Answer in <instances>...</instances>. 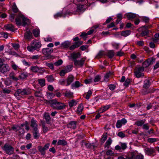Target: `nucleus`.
Returning a JSON list of instances; mask_svg holds the SVG:
<instances>
[{
  "label": "nucleus",
  "instance_id": "obj_44",
  "mask_svg": "<svg viewBox=\"0 0 159 159\" xmlns=\"http://www.w3.org/2000/svg\"><path fill=\"white\" fill-rule=\"evenodd\" d=\"M30 69L31 70H32L33 72H37L39 71V68L38 66H32L31 67Z\"/></svg>",
  "mask_w": 159,
  "mask_h": 159
},
{
  "label": "nucleus",
  "instance_id": "obj_12",
  "mask_svg": "<svg viewBox=\"0 0 159 159\" xmlns=\"http://www.w3.org/2000/svg\"><path fill=\"white\" fill-rule=\"evenodd\" d=\"M71 70V67L69 66H67L64 69L61 70L60 71L59 75L61 76H64L66 73L70 72Z\"/></svg>",
  "mask_w": 159,
  "mask_h": 159
},
{
  "label": "nucleus",
  "instance_id": "obj_62",
  "mask_svg": "<svg viewBox=\"0 0 159 159\" xmlns=\"http://www.w3.org/2000/svg\"><path fill=\"white\" fill-rule=\"evenodd\" d=\"M62 61L61 60H59L54 63V64L57 66H58L61 65L62 63Z\"/></svg>",
  "mask_w": 159,
  "mask_h": 159
},
{
  "label": "nucleus",
  "instance_id": "obj_29",
  "mask_svg": "<svg viewBox=\"0 0 159 159\" xmlns=\"http://www.w3.org/2000/svg\"><path fill=\"white\" fill-rule=\"evenodd\" d=\"M125 15L129 20L133 19L136 16L135 14L130 13H127Z\"/></svg>",
  "mask_w": 159,
  "mask_h": 159
},
{
  "label": "nucleus",
  "instance_id": "obj_25",
  "mask_svg": "<svg viewBox=\"0 0 159 159\" xmlns=\"http://www.w3.org/2000/svg\"><path fill=\"white\" fill-rule=\"evenodd\" d=\"M84 107L82 104H79L77 107V114L81 115L82 114V111L83 110Z\"/></svg>",
  "mask_w": 159,
  "mask_h": 159
},
{
  "label": "nucleus",
  "instance_id": "obj_34",
  "mask_svg": "<svg viewBox=\"0 0 159 159\" xmlns=\"http://www.w3.org/2000/svg\"><path fill=\"white\" fill-rule=\"evenodd\" d=\"M38 81L39 84L42 87H43L45 85V80L43 79H39L38 80Z\"/></svg>",
  "mask_w": 159,
  "mask_h": 159
},
{
  "label": "nucleus",
  "instance_id": "obj_27",
  "mask_svg": "<svg viewBox=\"0 0 159 159\" xmlns=\"http://www.w3.org/2000/svg\"><path fill=\"white\" fill-rule=\"evenodd\" d=\"M8 65L5 64H4L0 67V71L2 73H4L8 70Z\"/></svg>",
  "mask_w": 159,
  "mask_h": 159
},
{
  "label": "nucleus",
  "instance_id": "obj_9",
  "mask_svg": "<svg viewBox=\"0 0 159 159\" xmlns=\"http://www.w3.org/2000/svg\"><path fill=\"white\" fill-rule=\"evenodd\" d=\"M126 122L127 120L125 118L118 120L116 124V126L118 128H120L123 125H125Z\"/></svg>",
  "mask_w": 159,
  "mask_h": 159
},
{
  "label": "nucleus",
  "instance_id": "obj_20",
  "mask_svg": "<svg viewBox=\"0 0 159 159\" xmlns=\"http://www.w3.org/2000/svg\"><path fill=\"white\" fill-rule=\"evenodd\" d=\"M135 154L136 153L135 152H131L130 153V157L128 156L125 158L122 156H120L118 157V159H134Z\"/></svg>",
  "mask_w": 159,
  "mask_h": 159
},
{
  "label": "nucleus",
  "instance_id": "obj_16",
  "mask_svg": "<svg viewBox=\"0 0 159 159\" xmlns=\"http://www.w3.org/2000/svg\"><path fill=\"white\" fill-rule=\"evenodd\" d=\"M82 84L79 81H75V83L71 84V87L72 89H75L76 88H78L80 86H82Z\"/></svg>",
  "mask_w": 159,
  "mask_h": 159
},
{
  "label": "nucleus",
  "instance_id": "obj_17",
  "mask_svg": "<svg viewBox=\"0 0 159 159\" xmlns=\"http://www.w3.org/2000/svg\"><path fill=\"white\" fill-rule=\"evenodd\" d=\"M31 74L27 72H24L21 73L20 75L19 76V77L22 79H25L30 76Z\"/></svg>",
  "mask_w": 159,
  "mask_h": 159
},
{
  "label": "nucleus",
  "instance_id": "obj_63",
  "mask_svg": "<svg viewBox=\"0 0 159 159\" xmlns=\"http://www.w3.org/2000/svg\"><path fill=\"white\" fill-rule=\"evenodd\" d=\"M82 43L83 42L81 41H79L74 43V44L76 46L77 48L79 47Z\"/></svg>",
  "mask_w": 159,
  "mask_h": 159
},
{
  "label": "nucleus",
  "instance_id": "obj_10",
  "mask_svg": "<svg viewBox=\"0 0 159 159\" xmlns=\"http://www.w3.org/2000/svg\"><path fill=\"white\" fill-rule=\"evenodd\" d=\"M30 126L32 128L33 130L38 129V122L34 118H32L31 120Z\"/></svg>",
  "mask_w": 159,
  "mask_h": 159
},
{
  "label": "nucleus",
  "instance_id": "obj_19",
  "mask_svg": "<svg viewBox=\"0 0 159 159\" xmlns=\"http://www.w3.org/2000/svg\"><path fill=\"white\" fill-rule=\"evenodd\" d=\"M43 118L45 119L47 124H49L51 121V118L48 112H45L44 114Z\"/></svg>",
  "mask_w": 159,
  "mask_h": 159
},
{
  "label": "nucleus",
  "instance_id": "obj_49",
  "mask_svg": "<svg viewBox=\"0 0 159 159\" xmlns=\"http://www.w3.org/2000/svg\"><path fill=\"white\" fill-rule=\"evenodd\" d=\"M131 82V80L129 79H127L126 80L124 83V85L126 87H128Z\"/></svg>",
  "mask_w": 159,
  "mask_h": 159
},
{
  "label": "nucleus",
  "instance_id": "obj_4",
  "mask_svg": "<svg viewBox=\"0 0 159 159\" xmlns=\"http://www.w3.org/2000/svg\"><path fill=\"white\" fill-rule=\"evenodd\" d=\"M144 70V67L140 66L136 68L134 70V75L137 78L143 77L144 76V74L143 72Z\"/></svg>",
  "mask_w": 159,
  "mask_h": 159
},
{
  "label": "nucleus",
  "instance_id": "obj_21",
  "mask_svg": "<svg viewBox=\"0 0 159 159\" xmlns=\"http://www.w3.org/2000/svg\"><path fill=\"white\" fill-rule=\"evenodd\" d=\"M3 149L6 153L10 154V145L9 144H5L3 147Z\"/></svg>",
  "mask_w": 159,
  "mask_h": 159
},
{
  "label": "nucleus",
  "instance_id": "obj_1",
  "mask_svg": "<svg viewBox=\"0 0 159 159\" xmlns=\"http://www.w3.org/2000/svg\"><path fill=\"white\" fill-rule=\"evenodd\" d=\"M31 93V89L29 88L20 89L17 90L14 95L18 98H24L27 96L30 95Z\"/></svg>",
  "mask_w": 159,
  "mask_h": 159
},
{
  "label": "nucleus",
  "instance_id": "obj_22",
  "mask_svg": "<svg viewBox=\"0 0 159 159\" xmlns=\"http://www.w3.org/2000/svg\"><path fill=\"white\" fill-rule=\"evenodd\" d=\"M47 81L49 82H53L55 80V78L54 75H48L46 77Z\"/></svg>",
  "mask_w": 159,
  "mask_h": 159
},
{
  "label": "nucleus",
  "instance_id": "obj_53",
  "mask_svg": "<svg viewBox=\"0 0 159 159\" xmlns=\"http://www.w3.org/2000/svg\"><path fill=\"white\" fill-rule=\"evenodd\" d=\"M11 78L15 81H17L18 80L17 77L15 76V74L12 72H11Z\"/></svg>",
  "mask_w": 159,
  "mask_h": 159
},
{
  "label": "nucleus",
  "instance_id": "obj_26",
  "mask_svg": "<svg viewBox=\"0 0 159 159\" xmlns=\"http://www.w3.org/2000/svg\"><path fill=\"white\" fill-rule=\"evenodd\" d=\"M71 44L70 41H67L63 42L61 44V47L64 48H68Z\"/></svg>",
  "mask_w": 159,
  "mask_h": 159
},
{
  "label": "nucleus",
  "instance_id": "obj_52",
  "mask_svg": "<svg viewBox=\"0 0 159 159\" xmlns=\"http://www.w3.org/2000/svg\"><path fill=\"white\" fill-rule=\"evenodd\" d=\"M42 127L43 129V131L44 133L47 132L48 131V128L45 126V124L43 123L42 124Z\"/></svg>",
  "mask_w": 159,
  "mask_h": 159
},
{
  "label": "nucleus",
  "instance_id": "obj_39",
  "mask_svg": "<svg viewBox=\"0 0 159 159\" xmlns=\"http://www.w3.org/2000/svg\"><path fill=\"white\" fill-rule=\"evenodd\" d=\"M145 122V120H141L136 122L135 124L137 125L138 126H141L142 125H143Z\"/></svg>",
  "mask_w": 159,
  "mask_h": 159
},
{
  "label": "nucleus",
  "instance_id": "obj_57",
  "mask_svg": "<svg viewBox=\"0 0 159 159\" xmlns=\"http://www.w3.org/2000/svg\"><path fill=\"white\" fill-rule=\"evenodd\" d=\"M12 46L14 49L17 50L19 48V45L18 43H12Z\"/></svg>",
  "mask_w": 159,
  "mask_h": 159
},
{
  "label": "nucleus",
  "instance_id": "obj_6",
  "mask_svg": "<svg viewBox=\"0 0 159 159\" xmlns=\"http://www.w3.org/2000/svg\"><path fill=\"white\" fill-rule=\"evenodd\" d=\"M86 59V57H84L82 58L80 60H77L76 59L74 60V65L79 67H82L83 66L84 62Z\"/></svg>",
  "mask_w": 159,
  "mask_h": 159
},
{
  "label": "nucleus",
  "instance_id": "obj_41",
  "mask_svg": "<svg viewBox=\"0 0 159 159\" xmlns=\"http://www.w3.org/2000/svg\"><path fill=\"white\" fill-rule=\"evenodd\" d=\"M12 11L15 13H17L18 11V9L17 8L15 3H13V6L12 7Z\"/></svg>",
  "mask_w": 159,
  "mask_h": 159
},
{
  "label": "nucleus",
  "instance_id": "obj_60",
  "mask_svg": "<svg viewBox=\"0 0 159 159\" xmlns=\"http://www.w3.org/2000/svg\"><path fill=\"white\" fill-rule=\"evenodd\" d=\"M20 126L18 125H14L12 127V129L15 131H17Z\"/></svg>",
  "mask_w": 159,
  "mask_h": 159
},
{
  "label": "nucleus",
  "instance_id": "obj_13",
  "mask_svg": "<svg viewBox=\"0 0 159 159\" xmlns=\"http://www.w3.org/2000/svg\"><path fill=\"white\" fill-rule=\"evenodd\" d=\"M33 37L32 34L30 30H27L24 34L25 39L30 40Z\"/></svg>",
  "mask_w": 159,
  "mask_h": 159
},
{
  "label": "nucleus",
  "instance_id": "obj_36",
  "mask_svg": "<svg viewBox=\"0 0 159 159\" xmlns=\"http://www.w3.org/2000/svg\"><path fill=\"white\" fill-rule=\"evenodd\" d=\"M80 54L79 52L77 53H73L71 55V58L74 60H76V59L80 57Z\"/></svg>",
  "mask_w": 159,
  "mask_h": 159
},
{
  "label": "nucleus",
  "instance_id": "obj_8",
  "mask_svg": "<svg viewBox=\"0 0 159 159\" xmlns=\"http://www.w3.org/2000/svg\"><path fill=\"white\" fill-rule=\"evenodd\" d=\"M155 61V59L152 58H149L147 60L145 61L143 63L142 67L146 68L148 66H149L153 64V62Z\"/></svg>",
  "mask_w": 159,
  "mask_h": 159
},
{
  "label": "nucleus",
  "instance_id": "obj_23",
  "mask_svg": "<svg viewBox=\"0 0 159 159\" xmlns=\"http://www.w3.org/2000/svg\"><path fill=\"white\" fill-rule=\"evenodd\" d=\"M112 141L111 138H109L106 142L104 147L105 148H109L110 147V145L112 143Z\"/></svg>",
  "mask_w": 159,
  "mask_h": 159
},
{
  "label": "nucleus",
  "instance_id": "obj_5",
  "mask_svg": "<svg viewBox=\"0 0 159 159\" xmlns=\"http://www.w3.org/2000/svg\"><path fill=\"white\" fill-rule=\"evenodd\" d=\"M53 52L52 48H43L42 50V53L47 57H49L50 54Z\"/></svg>",
  "mask_w": 159,
  "mask_h": 159
},
{
  "label": "nucleus",
  "instance_id": "obj_30",
  "mask_svg": "<svg viewBox=\"0 0 159 159\" xmlns=\"http://www.w3.org/2000/svg\"><path fill=\"white\" fill-rule=\"evenodd\" d=\"M57 144L58 145H61L62 146H65L67 144V143L66 141L64 139L59 140L57 142Z\"/></svg>",
  "mask_w": 159,
  "mask_h": 159
},
{
  "label": "nucleus",
  "instance_id": "obj_38",
  "mask_svg": "<svg viewBox=\"0 0 159 159\" xmlns=\"http://www.w3.org/2000/svg\"><path fill=\"white\" fill-rule=\"evenodd\" d=\"M115 55V52L113 50L109 51L107 53V56L110 58L113 57Z\"/></svg>",
  "mask_w": 159,
  "mask_h": 159
},
{
  "label": "nucleus",
  "instance_id": "obj_35",
  "mask_svg": "<svg viewBox=\"0 0 159 159\" xmlns=\"http://www.w3.org/2000/svg\"><path fill=\"white\" fill-rule=\"evenodd\" d=\"M130 34V31L129 30L122 31L121 32V35L124 37H126L129 35Z\"/></svg>",
  "mask_w": 159,
  "mask_h": 159
},
{
  "label": "nucleus",
  "instance_id": "obj_64",
  "mask_svg": "<svg viewBox=\"0 0 159 159\" xmlns=\"http://www.w3.org/2000/svg\"><path fill=\"white\" fill-rule=\"evenodd\" d=\"M107 134L106 133L105 134H103L102 135V138L101 139V141L102 142H104L107 139Z\"/></svg>",
  "mask_w": 159,
  "mask_h": 159
},
{
  "label": "nucleus",
  "instance_id": "obj_48",
  "mask_svg": "<svg viewBox=\"0 0 159 159\" xmlns=\"http://www.w3.org/2000/svg\"><path fill=\"white\" fill-rule=\"evenodd\" d=\"M39 30L37 29H35L33 30V33L35 37H37L39 36Z\"/></svg>",
  "mask_w": 159,
  "mask_h": 159
},
{
  "label": "nucleus",
  "instance_id": "obj_56",
  "mask_svg": "<svg viewBox=\"0 0 159 159\" xmlns=\"http://www.w3.org/2000/svg\"><path fill=\"white\" fill-rule=\"evenodd\" d=\"M157 141V139L156 138H150L148 139V141L150 143H153Z\"/></svg>",
  "mask_w": 159,
  "mask_h": 159
},
{
  "label": "nucleus",
  "instance_id": "obj_28",
  "mask_svg": "<svg viewBox=\"0 0 159 159\" xmlns=\"http://www.w3.org/2000/svg\"><path fill=\"white\" fill-rule=\"evenodd\" d=\"M30 22L29 20L27 18L25 17L24 16L23 20L22 21L23 25L25 26L26 25H28L30 24Z\"/></svg>",
  "mask_w": 159,
  "mask_h": 159
},
{
  "label": "nucleus",
  "instance_id": "obj_47",
  "mask_svg": "<svg viewBox=\"0 0 159 159\" xmlns=\"http://www.w3.org/2000/svg\"><path fill=\"white\" fill-rule=\"evenodd\" d=\"M105 55L104 51L101 50L99 52L97 55V57L98 58L101 57L102 56Z\"/></svg>",
  "mask_w": 159,
  "mask_h": 159
},
{
  "label": "nucleus",
  "instance_id": "obj_33",
  "mask_svg": "<svg viewBox=\"0 0 159 159\" xmlns=\"http://www.w3.org/2000/svg\"><path fill=\"white\" fill-rule=\"evenodd\" d=\"M110 107V105H108L104 106L100 109L99 111L101 113L107 110Z\"/></svg>",
  "mask_w": 159,
  "mask_h": 159
},
{
  "label": "nucleus",
  "instance_id": "obj_15",
  "mask_svg": "<svg viewBox=\"0 0 159 159\" xmlns=\"http://www.w3.org/2000/svg\"><path fill=\"white\" fill-rule=\"evenodd\" d=\"M77 124L76 121H72L68 124L67 126L68 128L74 129L76 128Z\"/></svg>",
  "mask_w": 159,
  "mask_h": 159
},
{
  "label": "nucleus",
  "instance_id": "obj_24",
  "mask_svg": "<svg viewBox=\"0 0 159 159\" xmlns=\"http://www.w3.org/2000/svg\"><path fill=\"white\" fill-rule=\"evenodd\" d=\"M32 132L34 139H37L39 138L40 135L38 129L33 130Z\"/></svg>",
  "mask_w": 159,
  "mask_h": 159
},
{
  "label": "nucleus",
  "instance_id": "obj_14",
  "mask_svg": "<svg viewBox=\"0 0 159 159\" xmlns=\"http://www.w3.org/2000/svg\"><path fill=\"white\" fill-rule=\"evenodd\" d=\"M143 87L146 89L149 88L151 84L150 80L148 79H147L144 81Z\"/></svg>",
  "mask_w": 159,
  "mask_h": 159
},
{
  "label": "nucleus",
  "instance_id": "obj_50",
  "mask_svg": "<svg viewBox=\"0 0 159 159\" xmlns=\"http://www.w3.org/2000/svg\"><path fill=\"white\" fill-rule=\"evenodd\" d=\"M92 91L90 90H89L87 94L85 97V98L87 100L89 99L90 96L92 95Z\"/></svg>",
  "mask_w": 159,
  "mask_h": 159
},
{
  "label": "nucleus",
  "instance_id": "obj_42",
  "mask_svg": "<svg viewBox=\"0 0 159 159\" xmlns=\"http://www.w3.org/2000/svg\"><path fill=\"white\" fill-rule=\"evenodd\" d=\"M154 38L153 39V41L155 42H157L159 41V33L156 34L154 35Z\"/></svg>",
  "mask_w": 159,
  "mask_h": 159
},
{
  "label": "nucleus",
  "instance_id": "obj_51",
  "mask_svg": "<svg viewBox=\"0 0 159 159\" xmlns=\"http://www.w3.org/2000/svg\"><path fill=\"white\" fill-rule=\"evenodd\" d=\"M63 13L62 12H58L54 15V17L56 19H57L59 17L63 16Z\"/></svg>",
  "mask_w": 159,
  "mask_h": 159
},
{
  "label": "nucleus",
  "instance_id": "obj_32",
  "mask_svg": "<svg viewBox=\"0 0 159 159\" xmlns=\"http://www.w3.org/2000/svg\"><path fill=\"white\" fill-rule=\"evenodd\" d=\"M17 131H18L17 133L18 135L20 136L23 135L25 132L24 129L23 128L20 127L18 128Z\"/></svg>",
  "mask_w": 159,
  "mask_h": 159
},
{
  "label": "nucleus",
  "instance_id": "obj_55",
  "mask_svg": "<svg viewBox=\"0 0 159 159\" xmlns=\"http://www.w3.org/2000/svg\"><path fill=\"white\" fill-rule=\"evenodd\" d=\"M46 66L49 67L50 69L52 70H53L54 69V66L53 64L52 63H49L46 62Z\"/></svg>",
  "mask_w": 159,
  "mask_h": 159
},
{
  "label": "nucleus",
  "instance_id": "obj_40",
  "mask_svg": "<svg viewBox=\"0 0 159 159\" xmlns=\"http://www.w3.org/2000/svg\"><path fill=\"white\" fill-rule=\"evenodd\" d=\"M38 148L39 152H40L41 154L44 155L45 154V150L41 146H39L38 147Z\"/></svg>",
  "mask_w": 159,
  "mask_h": 159
},
{
  "label": "nucleus",
  "instance_id": "obj_18",
  "mask_svg": "<svg viewBox=\"0 0 159 159\" xmlns=\"http://www.w3.org/2000/svg\"><path fill=\"white\" fill-rule=\"evenodd\" d=\"M74 80V77L72 75H69L67 78L66 81L67 83L66 86H68L70 85Z\"/></svg>",
  "mask_w": 159,
  "mask_h": 159
},
{
  "label": "nucleus",
  "instance_id": "obj_45",
  "mask_svg": "<svg viewBox=\"0 0 159 159\" xmlns=\"http://www.w3.org/2000/svg\"><path fill=\"white\" fill-rule=\"evenodd\" d=\"M106 154L107 156H113L115 154L110 149H108L106 151Z\"/></svg>",
  "mask_w": 159,
  "mask_h": 159
},
{
  "label": "nucleus",
  "instance_id": "obj_61",
  "mask_svg": "<svg viewBox=\"0 0 159 159\" xmlns=\"http://www.w3.org/2000/svg\"><path fill=\"white\" fill-rule=\"evenodd\" d=\"M135 159H143V156L142 155L139 154L134 157Z\"/></svg>",
  "mask_w": 159,
  "mask_h": 159
},
{
  "label": "nucleus",
  "instance_id": "obj_31",
  "mask_svg": "<svg viewBox=\"0 0 159 159\" xmlns=\"http://www.w3.org/2000/svg\"><path fill=\"white\" fill-rule=\"evenodd\" d=\"M77 104V102L75 100L73 99L69 102V106L71 108L74 106H76Z\"/></svg>",
  "mask_w": 159,
  "mask_h": 159
},
{
  "label": "nucleus",
  "instance_id": "obj_11",
  "mask_svg": "<svg viewBox=\"0 0 159 159\" xmlns=\"http://www.w3.org/2000/svg\"><path fill=\"white\" fill-rule=\"evenodd\" d=\"M24 16L22 14H20L15 19L16 24L18 26L21 25L22 24V20L23 21Z\"/></svg>",
  "mask_w": 159,
  "mask_h": 159
},
{
  "label": "nucleus",
  "instance_id": "obj_37",
  "mask_svg": "<svg viewBox=\"0 0 159 159\" xmlns=\"http://www.w3.org/2000/svg\"><path fill=\"white\" fill-rule=\"evenodd\" d=\"M65 96L66 97L70 98L73 97V93L70 91H67L65 93Z\"/></svg>",
  "mask_w": 159,
  "mask_h": 159
},
{
  "label": "nucleus",
  "instance_id": "obj_2",
  "mask_svg": "<svg viewBox=\"0 0 159 159\" xmlns=\"http://www.w3.org/2000/svg\"><path fill=\"white\" fill-rule=\"evenodd\" d=\"M49 103L52 108L57 110L64 109L66 107L64 103L58 102L56 99H52L49 101Z\"/></svg>",
  "mask_w": 159,
  "mask_h": 159
},
{
  "label": "nucleus",
  "instance_id": "obj_43",
  "mask_svg": "<svg viewBox=\"0 0 159 159\" xmlns=\"http://www.w3.org/2000/svg\"><path fill=\"white\" fill-rule=\"evenodd\" d=\"M120 146L121 150H125L127 148V144L125 143H120Z\"/></svg>",
  "mask_w": 159,
  "mask_h": 159
},
{
  "label": "nucleus",
  "instance_id": "obj_7",
  "mask_svg": "<svg viewBox=\"0 0 159 159\" xmlns=\"http://www.w3.org/2000/svg\"><path fill=\"white\" fill-rule=\"evenodd\" d=\"M144 151L146 154L148 156H154V153L155 152V150L153 148H145Z\"/></svg>",
  "mask_w": 159,
  "mask_h": 159
},
{
  "label": "nucleus",
  "instance_id": "obj_46",
  "mask_svg": "<svg viewBox=\"0 0 159 159\" xmlns=\"http://www.w3.org/2000/svg\"><path fill=\"white\" fill-rule=\"evenodd\" d=\"M34 94L36 97H40L42 95V93L40 90L35 91Z\"/></svg>",
  "mask_w": 159,
  "mask_h": 159
},
{
  "label": "nucleus",
  "instance_id": "obj_3",
  "mask_svg": "<svg viewBox=\"0 0 159 159\" xmlns=\"http://www.w3.org/2000/svg\"><path fill=\"white\" fill-rule=\"evenodd\" d=\"M41 42L37 40H33L31 43V45L28 46L27 49L30 51H32L33 50H38L41 46Z\"/></svg>",
  "mask_w": 159,
  "mask_h": 159
},
{
  "label": "nucleus",
  "instance_id": "obj_54",
  "mask_svg": "<svg viewBox=\"0 0 159 159\" xmlns=\"http://www.w3.org/2000/svg\"><path fill=\"white\" fill-rule=\"evenodd\" d=\"M110 74L109 73H107L104 77V80L106 82H107L109 80V78L110 76Z\"/></svg>",
  "mask_w": 159,
  "mask_h": 159
},
{
  "label": "nucleus",
  "instance_id": "obj_59",
  "mask_svg": "<svg viewBox=\"0 0 159 159\" xmlns=\"http://www.w3.org/2000/svg\"><path fill=\"white\" fill-rule=\"evenodd\" d=\"M149 126L148 123L143 124V128L146 130H148L149 129Z\"/></svg>",
  "mask_w": 159,
  "mask_h": 159
},
{
  "label": "nucleus",
  "instance_id": "obj_58",
  "mask_svg": "<svg viewBox=\"0 0 159 159\" xmlns=\"http://www.w3.org/2000/svg\"><path fill=\"white\" fill-rule=\"evenodd\" d=\"M148 31L147 30H145L143 31L141 33V35L142 36H145L147 35L148 34Z\"/></svg>",
  "mask_w": 159,
  "mask_h": 159
}]
</instances>
